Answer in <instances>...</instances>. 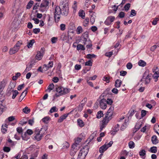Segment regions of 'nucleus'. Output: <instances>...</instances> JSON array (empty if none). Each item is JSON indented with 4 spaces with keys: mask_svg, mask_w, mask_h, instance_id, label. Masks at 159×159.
I'll return each mask as SVG.
<instances>
[{
    "mask_svg": "<svg viewBox=\"0 0 159 159\" xmlns=\"http://www.w3.org/2000/svg\"><path fill=\"white\" fill-rule=\"evenodd\" d=\"M114 109V108L113 107H111L107 111L105 117L103 118L100 123V131H102L103 129L106 127L109 121L111 119Z\"/></svg>",
    "mask_w": 159,
    "mask_h": 159,
    "instance_id": "nucleus-1",
    "label": "nucleus"
},
{
    "mask_svg": "<svg viewBox=\"0 0 159 159\" xmlns=\"http://www.w3.org/2000/svg\"><path fill=\"white\" fill-rule=\"evenodd\" d=\"M69 4L68 0H61L60 3L61 14L66 16L69 13Z\"/></svg>",
    "mask_w": 159,
    "mask_h": 159,
    "instance_id": "nucleus-2",
    "label": "nucleus"
},
{
    "mask_svg": "<svg viewBox=\"0 0 159 159\" xmlns=\"http://www.w3.org/2000/svg\"><path fill=\"white\" fill-rule=\"evenodd\" d=\"M47 129V127H46L42 128L40 131L36 129L34 132L35 134L34 137V138L38 141H40L43 136V134H46V130Z\"/></svg>",
    "mask_w": 159,
    "mask_h": 159,
    "instance_id": "nucleus-3",
    "label": "nucleus"
},
{
    "mask_svg": "<svg viewBox=\"0 0 159 159\" xmlns=\"http://www.w3.org/2000/svg\"><path fill=\"white\" fill-rule=\"evenodd\" d=\"M89 148L88 145L84 147L80 150L77 159H84L88 152Z\"/></svg>",
    "mask_w": 159,
    "mask_h": 159,
    "instance_id": "nucleus-4",
    "label": "nucleus"
},
{
    "mask_svg": "<svg viewBox=\"0 0 159 159\" xmlns=\"http://www.w3.org/2000/svg\"><path fill=\"white\" fill-rule=\"evenodd\" d=\"M56 91L58 93H56L55 96L57 97L63 95H65L70 92L69 89L64 88L61 86H57L56 88Z\"/></svg>",
    "mask_w": 159,
    "mask_h": 159,
    "instance_id": "nucleus-5",
    "label": "nucleus"
},
{
    "mask_svg": "<svg viewBox=\"0 0 159 159\" xmlns=\"http://www.w3.org/2000/svg\"><path fill=\"white\" fill-rule=\"evenodd\" d=\"M49 0H42L39 6V10L42 12L47 11L49 8Z\"/></svg>",
    "mask_w": 159,
    "mask_h": 159,
    "instance_id": "nucleus-6",
    "label": "nucleus"
},
{
    "mask_svg": "<svg viewBox=\"0 0 159 159\" xmlns=\"http://www.w3.org/2000/svg\"><path fill=\"white\" fill-rule=\"evenodd\" d=\"M152 74H149L148 70H146L143 74V76L142 80L145 81V84H149L151 80V77Z\"/></svg>",
    "mask_w": 159,
    "mask_h": 159,
    "instance_id": "nucleus-7",
    "label": "nucleus"
},
{
    "mask_svg": "<svg viewBox=\"0 0 159 159\" xmlns=\"http://www.w3.org/2000/svg\"><path fill=\"white\" fill-rule=\"evenodd\" d=\"M61 14V7L57 6L56 7L54 12V18L56 22H58L60 18V16Z\"/></svg>",
    "mask_w": 159,
    "mask_h": 159,
    "instance_id": "nucleus-8",
    "label": "nucleus"
},
{
    "mask_svg": "<svg viewBox=\"0 0 159 159\" xmlns=\"http://www.w3.org/2000/svg\"><path fill=\"white\" fill-rule=\"evenodd\" d=\"M44 48H41L40 51H39L37 52V54L35 57L36 59L39 60L42 58L44 54Z\"/></svg>",
    "mask_w": 159,
    "mask_h": 159,
    "instance_id": "nucleus-9",
    "label": "nucleus"
},
{
    "mask_svg": "<svg viewBox=\"0 0 159 159\" xmlns=\"http://www.w3.org/2000/svg\"><path fill=\"white\" fill-rule=\"evenodd\" d=\"M115 19V17L114 16H110L107 17L106 20L104 22V23L107 25H111V23L114 21Z\"/></svg>",
    "mask_w": 159,
    "mask_h": 159,
    "instance_id": "nucleus-10",
    "label": "nucleus"
},
{
    "mask_svg": "<svg viewBox=\"0 0 159 159\" xmlns=\"http://www.w3.org/2000/svg\"><path fill=\"white\" fill-rule=\"evenodd\" d=\"M100 106L102 109H105L107 107L106 100L104 98L102 99L99 101Z\"/></svg>",
    "mask_w": 159,
    "mask_h": 159,
    "instance_id": "nucleus-11",
    "label": "nucleus"
},
{
    "mask_svg": "<svg viewBox=\"0 0 159 159\" xmlns=\"http://www.w3.org/2000/svg\"><path fill=\"white\" fill-rule=\"evenodd\" d=\"M53 66V62L52 61H49L48 64L47 65L44 64L43 66V69L45 71L48 70L49 68H51Z\"/></svg>",
    "mask_w": 159,
    "mask_h": 159,
    "instance_id": "nucleus-12",
    "label": "nucleus"
},
{
    "mask_svg": "<svg viewBox=\"0 0 159 159\" xmlns=\"http://www.w3.org/2000/svg\"><path fill=\"white\" fill-rule=\"evenodd\" d=\"M7 83V81L6 79L3 80L0 82V92H2Z\"/></svg>",
    "mask_w": 159,
    "mask_h": 159,
    "instance_id": "nucleus-13",
    "label": "nucleus"
},
{
    "mask_svg": "<svg viewBox=\"0 0 159 159\" xmlns=\"http://www.w3.org/2000/svg\"><path fill=\"white\" fill-rule=\"evenodd\" d=\"M89 35L87 32L84 33L82 36V40L83 41V43L84 44H86V42L87 41V39L88 38Z\"/></svg>",
    "mask_w": 159,
    "mask_h": 159,
    "instance_id": "nucleus-14",
    "label": "nucleus"
},
{
    "mask_svg": "<svg viewBox=\"0 0 159 159\" xmlns=\"http://www.w3.org/2000/svg\"><path fill=\"white\" fill-rule=\"evenodd\" d=\"M71 111L70 112H69V113L66 114H65L62 116H61L59 118L58 120V122L59 123H61V122L64 120L65 119L67 116H68L69 115L70 113H71V112L72 111Z\"/></svg>",
    "mask_w": 159,
    "mask_h": 159,
    "instance_id": "nucleus-15",
    "label": "nucleus"
},
{
    "mask_svg": "<svg viewBox=\"0 0 159 159\" xmlns=\"http://www.w3.org/2000/svg\"><path fill=\"white\" fill-rule=\"evenodd\" d=\"M19 50V48L14 46L13 48H11L10 49L9 51V53L11 55L17 52Z\"/></svg>",
    "mask_w": 159,
    "mask_h": 159,
    "instance_id": "nucleus-16",
    "label": "nucleus"
},
{
    "mask_svg": "<svg viewBox=\"0 0 159 159\" xmlns=\"http://www.w3.org/2000/svg\"><path fill=\"white\" fill-rule=\"evenodd\" d=\"M107 148L108 147H107V145L105 144L100 148L99 152L100 153H102L104 151L106 150Z\"/></svg>",
    "mask_w": 159,
    "mask_h": 159,
    "instance_id": "nucleus-17",
    "label": "nucleus"
},
{
    "mask_svg": "<svg viewBox=\"0 0 159 159\" xmlns=\"http://www.w3.org/2000/svg\"><path fill=\"white\" fill-rule=\"evenodd\" d=\"M8 126V125L6 124H3L2 125L1 129L2 133L4 134L6 132L7 130Z\"/></svg>",
    "mask_w": 159,
    "mask_h": 159,
    "instance_id": "nucleus-18",
    "label": "nucleus"
},
{
    "mask_svg": "<svg viewBox=\"0 0 159 159\" xmlns=\"http://www.w3.org/2000/svg\"><path fill=\"white\" fill-rule=\"evenodd\" d=\"M152 143L154 144H156L158 143V141L157 139V137L156 135H153L152 137Z\"/></svg>",
    "mask_w": 159,
    "mask_h": 159,
    "instance_id": "nucleus-19",
    "label": "nucleus"
},
{
    "mask_svg": "<svg viewBox=\"0 0 159 159\" xmlns=\"http://www.w3.org/2000/svg\"><path fill=\"white\" fill-rule=\"evenodd\" d=\"M146 154V152L145 150L142 149L140 150L139 152V154L142 158L144 159L145 158V155Z\"/></svg>",
    "mask_w": 159,
    "mask_h": 159,
    "instance_id": "nucleus-20",
    "label": "nucleus"
},
{
    "mask_svg": "<svg viewBox=\"0 0 159 159\" xmlns=\"http://www.w3.org/2000/svg\"><path fill=\"white\" fill-rule=\"evenodd\" d=\"M78 125L81 127H82L84 126V123L83 121L80 119H78L77 120Z\"/></svg>",
    "mask_w": 159,
    "mask_h": 159,
    "instance_id": "nucleus-21",
    "label": "nucleus"
},
{
    "mask_svg": "<svg viewBox=\"0 0 159 159\" xmlns=\"http://www.w3.org/2000/svg\"><path fill=\"white\" fill-rule=\"evenodd\" d=\"M122 84V81L119 80H117L115 83V86L116 88L119 87Z\"/></svg>",
    "mask_w": 159,
    "mask_h": 159,
    "instance_id": "nucleus-22",
    "label": "nucleus"
},
{
    "mask_svg": "<svg viewBox=\"0 0 159 159\" xmlns=\"http://www.w3.org/2000/svg\"><path fill=\"white\" fill-rule=\"evenodd\" d=\"M50 118L49 117L47 116L44 117L42 120V121L45 124H48Z\"/></svg>",
    "mask_w": 159,
    "mask_h": 159,
    "instance_id": "nucleus-23",
    "label": "nucleus"
},
{
    "mask_svg": "<svg viewBox=\"0 0 159 159\" xmlns=\"http://www.w3.org/2000/svg\"><path fill=\"white\" fill-rule=\"evenodd\" d=\"M79 15L82 19H84L85 17V13L84 11L82 10H80L79 12Z\"/></svg>",
    "mask_w": 159,
    "mask_h": 159,
    "instance_id": "nucleus-24",
    "label": "nucleus"
},
{
    "mask_svg": "<svg viewBox=\"0 0 159 159\" xmlns=\"http://www.w3.org/2000/svg\"><path fill=\"white\" fill-rule=\"evenodd\" d=\"M72 8L73 9V12L75 13L77 9V2L76 1L74 2V4L72 5Z\"/></svg>",
    "mask_w": 159,
    "mask_h": 159,
    "instance_id": "nucleus-25",
    "label": "nucleus"
},
{
    "mask_svg": "<svg viewBox=\"0 0 159 159\" xmlns=\"http://www.w3.org/2000/svg\"><path fill=\"white\" fill-rule=\"evenodd\" d=\"M6 109L7 107L5 105H2V103L0 104V111H2V113L6 110Z\"/></svg>",
    "mask_w": 159,
    "mask_h": 159,
    "instance_id": "nucleus-26",
    "label": "nucleus"
},
{
    "mask_svg": "<svg viewBox=\"0 0 159 159\" xmlns=\"http://www.w3.org/2000/svg\"><path fill=\"white\" fill-rule=\"evenodd\" d=\"M34 43V39H32L30 40L29 42L28 43L27 46L28 48H31L32 47L33 43Z\"/></svg>",
    "mask_w": 159,
    "mask_h": 159,
    "instance_id": "nucleus-27",
    "label": "nucleus"
},
{
    "mask_svg": "<svg viewBox=\"0 0 159 159\" xmlns=\"http://www.w3.org/2000/svg\"><path fill=\"white\" fill-rule=\"evenodd\" d=\"M77 49L78 50H84L85 49V48L84 46L81 44H78L77 46Z\"/></svg>",
    "mask_w": 159,
    "mask_h": 159,
    "instance_id": "nucleus-28",
    "label": "nucleus"
},
{
    "mask_svg": "<svg viewBox=\"0 0 159 159\" xmlns=\"http://www.w3.org/2000/svg\"><path fill=\"white\" fill-rule=\"evenodd\" d=\"M150 151L152 153H156L157 151V148L155 146L151 147L150 149Z\"/></svg>",
    "mask_w": 159,
    "mask_h": 159,
    "instance_id": "nucleus-29",
    "label": "nucleus"
},
{
    "mask_svg": "<svg viewBox=\"0 0 159 159\" xmlns=\"http://www.w3.org/2000/svg\"><path fill=\"white\" fill-rule=\"evenodd\" d=\"M54 85L52 83L49 85L46 91L48 90L49 92H50L54 88Z\"/></svg>",
    "mask_w": 159,
    "mask_h": 159,
    "instance_id": "nucleus-30",
    "label": "nucleus"
},
{
    "mask_svg": "<svg viewBox=\"0 0 159 159\" xmlns=\"http://www.w3.org/2000/svg\"><path fill=\"white\" fill-rule=\"evenodd\" d=\"M103 116V114L102 111H98V112L97 115H96L97 118L98 119L101 118V117H102Z\"/></svg>",
    "mask_w": 159,
    "mask_h": 159,
    "instance_id": "nucleus-31",
    "label": "nucleus"
},
{
    "mask_svg": "<svg viewBox=\"0 0 159 159\" xmlns=\"http://www.w3.org/2000/svg\"><path fill=\"white\" fill-rule=\"evenodd\" d=\"M76 32L78 34H80L83 32V29L81 26H79L76 29Z\"/></svg>",
    "mask_w": 159,
    "mask_h": 159,
    "instance_id": "nucleus-32",
    "label": "nucleus"
},
{
    "mask_svg": "<svg viewBox=\"0 0 159 159\" xmlns=\"http://www.w3.org/2000/svg\"><path fill=\"white\" fill-rule=\"evenodd\" d=\"M14 91V90L13 89L8 88L7 91V95L8 96L10 95L11 93L12 92L13 93Z\"/></svg>",
    "mask_w": 159,
    "mask_h": 159,
    "instance_id": "nucleus-33",
    "label": "nucleus"
},
{
    "mask_svg": "<svg viewBox=\"0 0 159 159\" xmlns=\"http://www.w3.org/2000/svg\"><path fill=\"white\" fill-rule=\"evenodd\" d=\"M138 64L139 66L144 67L146 65V63L143 60H140Z\"/></svg>",
    "mask_w": 159,
    "mask_h": 159,
    "instance_id": "nucleus-34",
    "label": "nucleus"
},
{
    "mask_svg": "<svg viewBox=\"0 0 159 159\" xmlns=\"http://www.w3.org/2000/svg\"><path fill=\"white\" fill-rule=\"evenodd\" d=\"M34 62H33V61H32L31 62V63L28 66H27L26 69L25 70L26 71H29L30 69H31V68L34 65Z\"/></svg>",
    "mask_w": 159,
    "mask_h": 159,
    "instance_id": "nucleus-35",
    "label": "nucleus"
},
{
    "mask_svg": "<svg viewBox=\"0 0 159 159\" xmlns=\"http://www.w3.org/2000/svg\"><path fill=\"white\" fill-rule=\"evenodd\" d=\"M89 19L88 18H86L84 20L83 25L84 26L86 27L88 26L89 23Z\"/></svg>",
    "mask_w": 159,
    "mask_h": 159,
    "instance_id": "nucleus-36",
    "label": "nucleus"
},
{
    "mask_svg": "<svg viewBox=\"0 0 159 159\" xmlns=\"http://www.w3.org/2000/svg\"><path fill=\"white\" fill-rule=\"evenodd\" d=\"M34 2L32 1H30L28 3L26 6V8L28 9H30L32 6Z\"/></svg>",
    "mask_w": 159,
    "mask_h": 159,
    "instance_id": "nucleus-37",
    "label": "nucleus"
},
{
    "mask_svg": "<svg viewBox=\"0 0 159 159\" xmlns=\"http://www.w3.org/2000/svg\"><path fill=\"white\" fill-rule=\"evenodd\" d=\"M81 139H78L77 140L75 141V143L72 146V148L75 149L76 147V144H78L79 142L80 141Z\"/></svg>",
    "mask_w": 159,
    "mask_h": 159,
    "instance_id": "nucleus-38",
    "label": "nucleus"
},
{
    "mask_svg": "<svg viewBox=\"0 0 159 159\" xmlns=\"http://www.w3.org/2000/svg\"><path fill=\"white\" fill-rule=\"evenodd\" d=\"M141 125L142 124L139 122L136 124L135 126V128L136 129V130L135 132L138 130L140 129V128L141 127Z\"/></svg>",
    "mask_w": 159,
    "mask_h": 159,
    "instance_id": "nucleus-39",
    "label": "nucleus"
},
{
    "mask_svg": "<svg viewBox=\"0 0 159 159\" xmlns=\"http://www.w3.org/2000/svg\"><path fill=\"white\" fill-rule=\"evenodd\" d=\"M16 84L15 83L11 82L8 86V88L14 89L16 86Z\"/></svg>",
    "mask_w": 159,
    "mask_h": 159,
    "instance_id": "nucleus-40",
    "label": "nucleus"
},
{
    "mask_svg": "<svg viewBox=\"0 0 159 159\" xmlns=\"http://www.w3.org/2000/svg\"><path fill=\"white\" fill-rule=\"evenodd\" d=\"M19 93V92L16 90H14L13 92L12 93L13 95L12 97V99H14L17 95Z\"/></svg>",
    "mask_w": 159,
    "mask_h": 159,
    "instance_id": "nucleus-41",
    "label": "nucleus"
},
{
    "mask_svg": "<svg viewBox=\"0 0 159 159\" xmlns=\"http://www.w3.org/2000/svg\"><path fill=\"white\" fill-rule=\"evenodd\" d=\"M57 111L58 109H57L56 107H53L50 109L49 112L51 113H52L53 112H57Z\"/></svg>",
    "mask_w": 159,
    "mask_h": 159,
    "instance_id": "nucleus-42",
    "label": "nucleus"
},
{
    "mask_svg": "<svg viewBox=\"0 0 159 159\" xmlns=\"http://www.w3.org/2000/svg\"><path fill=\"white\" fill-rule=\"evenodd\" d=\"M23 112L25 114H28L30 111V109L28 108V107H25L23 110Z\"/></svg>",
    "mask_w": 159,
    "mask_h": 159,
    "instance_id": "nucleus-43",
    "label": "nucleus"
},
{
    "mask_svg": "<svg viewBox=\"0 0 159 159\" xmlns=\"http://www.w3.org/2000/svg\"><path fill=\"white\" fill-rule=\"evenodd\" d=\"M69 143L66 142H65L63 144L62 148L65 149L69 148Z\"/></svg>",
    "mask_w": 159,
    "mask_h": 159,
    "instance_id": "nucleus-44",
    "label": "nucleus"
},
{
    "mask_svg": "<svg viewBox=\"0 0 159 159\" xmlns=\"http://www.w3.org/2000/svg\"><path fill=\"white\" fill-rule=\"evenodd\" d=\"M159 20V17H156L154 19L152 22V24L153 25H156L157 23V21Z\"/></svg>",
    "mask_w": 159,
    "mask_h": 159,
    "instance_id": "nucleus-45",
    "label": "nucleus"
},
{
    "mask_svg": "<svg viewBox=\"0 0 159 159\" xmlns=\"http://www.w3.org/2000/svg\"><path fill=\"white\" fill-rule=\"evenodd\" d=\"M129 146L130 148H132L134 147V143L133 141H130L129 143Z\"/></svg>",
    "mask_w": 159,
    "mask_h": 159,
    "instance_id": "nucleus-46",
    "label": "nucleus"
},
{
    "mask_svg": "<svg viewBox=\"0 0 159 159\" xmlns=\"http://www.w3.org/2000/svg\"><path fill=\"white\" fill-rule=\"evenodd\" d=\"M33 132L32 130L28 129L25 132V134H24V135L26 136V133H27L29 135H31L33 134Z\"/></svg>",
    "mask_w": 159,
    "mask_h": 159,
    "instance_id": "nucleus-47",
    "label": "nucleus"
},
{
    "mask_svg": "<svg viewBox=\"0 0 159 159\" xmlns=\"http://www.w3.org/2000/svg\"><path fill=\"white\" fill-rule=\"evenodd\" d=\"M27 94V92H25V93L24 92H23L20 96V98H21V100L20 101L21 102L22 99L24 98V97L26 96V94Z\"/></svg>",
    "mask_w": 159,
    "mask_h": 159,
    "instance_id": "nucleus-48",
    "label": "nucleus"
},
{
    "mask_svg": "<svg viewBox=\"0 0 159 159\" xmlns=\"http://www.w3.org/2000/svg\"><path fill=\"white\" fill-rule=\"evenodd\" d=\"M130 6V4L129 3L126 4L124 6V8L126 11H127L129 9Z\"/></svg>",
    "mask_w": 159,
    "mask_h": 159,
    "instance_id": "nucleus-49",
    "label": "nucleus"
},
{
    "mask_svg": "<svg viewBox=\"0 0 159 159\" xmlns=\"http://www.w3.org/2000/svg\"><path fill=\"white\" fill-rule=\"evenodd\" d=\"M3 150L5 152H9L11 150L10 147H4L3 148Z\"/></svg>",
    "mask_w": 159,
    "mask_h": 159,
    "instance_id": "nucleus-50",
    "label": "nucleus"
},
{
    "mask_svg": "<svg viewBox=\"0 0 159 159\" xmlns=\"http://www.w3.org/2000/svg\"><path fill=\"white\" fill-rule=\"evenodd\" d=\"M129 152H127L126 150H124L122 151L121 152V155H123L125 156H127L128 155Z\"/></svg>",
    "mask_w": 159,
    "mask_h": 159,
    "instance_id": "nucleus-51",
    "label": "nucleus"
},
{
    "mask_svg": "<svg viewBox=\"0 0 159 159\" xmlns=\"http://www.w3.org/2000/svg\"><path fill=\"white\" fill-rule=\"evenodd\" d=\"M136 14V11L134 10H132L131 11V14L130 15V16H135Z\"/></svg>",
    "mask_w": 159,
    "mask_h": 159,
    "instance_id": "nucleus-52",
    "label": "nucleus"
},
{
    "mask_svg": "<svg viewBox=\"0 0 159 159\" xmlns=\"http://www.w3.org/2000/svg\"><path fill=\"white\" fill-rule=\"evenodd\" d=\"M22 43L19 41H18L16 44L14 46L19 49L20 47L22 44Z\"/></svg>",
    "mask_w": 159,
    "mask_h": 159,
    "instance_id": "nucleus-53",
    "label": "nucleus"
},
{
    "mask_svg": "<svg viewBox=\"0 0 159 159\" xmlns=\"http://www.w3.org/2000/svg\"><path fill=\"white\" fill-rule=\"evenodd\" d=\"M22 43L19 41H18L16 44L14 46L19 49L20 47L22 44Z\"/></svg>",
    "mask_w": 159,
    "mask_h": 159,
    "instance_id": "nucleus-54",
    "label": "nucleus"
},
{
    "mask_svg": "<svg viewBox=\"0 0 159 159\" xmlns=\"http://www.w3.org/2000/svg\"><path fill=\"white\" fill-rule=\"evenodd\" d=\"M39 3H36L33 7V10H36L39 7Z\"/></svg>",
    "mask_w": 159,
    "mask_h": 159,
    "instance_id": "nucleus-55",
    "label": "nucleus"
},
{
    "mask_svg": "<svg viewBox=\"0 0 159 159\" xmlns=\"http://www.w3.org/2000/svg\"><path fill=\"white\" fill-rule=\"evenodd\" d=\"M147 111L145 110H142L141 112V116L142 117H143L145 116Z\"/></svg>",
    "mask_w": 159,
    "mask_h": 159,
    "instance_id": "nucleus-56",
    "label": "nucleus"
},
{
    "mask_svg": "<svg viewBox=\"0 0 159 159\" xmlns=\"http://www.w3.org/2000/svg\"><path fill=\"white\" fill-rule=\"evenodd\" d=\"M84 106L82 104H80L77 107L78 111H81L82 110L83 107Z\"/></svg>",
    "mask_w": 159,
    "mask_h": 159,
    "instance_id": "nucleus-57",
    "label": "nucleus"
},
{
    "mask_svg": "<svg viewBox=\"0 0 159 159\" xmlns=\"http://www.w3.org/2000/svg\"><path fill=\"white\" fill-rule=\"evenodd\" d=\"M61 38L63 40H65L67 39L68 37L65 34H63L61 35Z\"/></svg>",
    "mask_w": 159,
    "mask_h": 159,
    "instance_id": "nucleus-58",
    "label": "nucleus"
},
{
    "mask_svg": "<svg viewBox=\"0 0 159 159\" xmlns=\"http://www.w3.org/2000/svg\"><path fill=\"white\" fill-rule=\"evenodd\" d=\"M126 66L128 69H130L132 67V65L131 63L129 62L127 64Z\"/></svg>",
    "mask_w": 159,
    "mask_h": 159,
    "instance_id": "nucleus-59",
    "label": "nucleus"
},
{
    "mask_svg": "<svg viewBox=\"0 0 159 159\" xmlns=\"http://www.w3.org/2000/svg\"><path fill=\"white\" fill-rule=\"evenodd\" d=\"M127 72L125 71L121 70L120 72V75L121 76H125L127 74Z\"/></svg>",
    "mask_w": 159,
    "mask_h": 159,
    "instance_id": "nucleus-60",
    "label": "nucleus"
},
{
    "mask_svg": "<svg viewBox=\"0 0 159 159\" xmlns=\"http://www.w3.org/2000/svg\"><path fill=\"white\" fill-rule=\"evenodd\" d=\"M17 132L19 134H21L23 132L22 128L21 127H18L16 129Z\"/></svg>",
    "mask_w": 159,
    "mask_h": 159,
    "instance_id": "nucleus-61",
    "label": "nucleus"
},
{
    "mask_svg": "<svg viewBox=\"0 0 159 159\" xmlns=\"http://www.w3.org/2000/svg\"><path fill=\"white\" fill-rule=\"evenodd\" d=\"M66 25L64 24H61L60 25V29L61 30L63 31L66 29Z\"/></svg>",
    "mask_w": 159,
    "mask_h": 159,
    "instance_id": "nucleus-62",
    "label": "nucleus"
},
{
    "mask_svg": "<svg viewBox=\"0 0 159 159\" xmlns=\"http://www.w3.org/2000/svg\"><path fill=\"white\" fill-rule=\"evenodd\" d=\"M7 141L9 143H10L11 145L13 146L16 144V143L15 142L13 141L10 139H8Z\"/></svg>",
    "mask_w": 159,
    "mask_h": 159,
    "instance_id": "nucleus-63",
    "label": "nucleus"
},
{
    "mask_svg": "<svg viewBox=\"0 0 159 159\" xmlns=\"http://www.w3.org/2000/svg\"><path fill=\"white\" fill-rule=\"evenodd\" d=\"M159 77V73L157 71H156L154 73L153 77V78H158Z\"/></svg>",
    "mask_w": 159,
    "mask_h": 159,
    "instance_id": "nucleus-64",
    "label": "nucleus"
}]
</instances>
